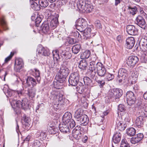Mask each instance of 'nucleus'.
I'll return each instance as SVG.
<instances>
[{"label": "nucleus", "mask_w": 147, "mask_h": 147, "mask_svg": "<svg viewBox=\"0 0 147 147\" xmlns=\"http://www.w3.org/2000/svg\"><path fill=\"white\" fill-rule=\"evenodd\" d=\"M12 100L11 99L10 101H11ZM11 105L16 113H20L21 107L24 110L26 111L30 109L31 107L28 100L26 98L23 99L21 101L20 100L16 101L14 100L12 102H11Z\"/></svg>", "instance_id": "obj_1"}, {"label": "nucleus", "mask_w": 147, "mask_h": 147, "mask_svg": "<svg viewBox=\"0 0 147 147\" xmlns=\"http://www.w3.org/2000/svg\"><path fill=\"white\" fill-rule=\"evenodd\" d=\"M52 98L54 100L53 102V107L55 111L61 109L65 104L66 100L63 95L58 92H53Z\"/></svg>", "instance_id": "obj_2"}, {"label": "nucleus", "mask_w": 147, "mask_h": 147, "mask_svg": "<svg viewBox=\"0 0 147 147\" xmlns=\"http://www.w3.org/2000/svg\"><path fill=\"white\" fill-rule=\"evenodd\" d=\"M77 5L78 9L84 13H90L93 9V6L88 0H80Z\"/></svg>", "instance_id": "obj_3"}, {"label": "nucleus", "mask_w": 147, "mask_h": 147, "mask_svg": "<svg viewBox=\"0 0 147 147\" xmlns=\"http://www.w3.org/2000/svg\"><path fill=\"white\" fill-rule=\"evenodd\" d=\"M72 115L69 112H66L65 113L62 117V121L63 123L69 125L70 128H73L75 125L76 123L74 120L71 119Z\"/></svg>", "instance_id": "obj_4"}, {"label": "nucleus", "mask_w": 147, "mask_h": 147, "mask_svg": "<svg viewBox=\"0 0 147 147\" xmlns=\"http://www.w3.org/2000/svg\"><path fill=\"white\" fill-rule=\"evenodd\" d=\"M123 94L122 90L119 88L113 89L110 90L109 92L108 96L116 101Z\"/></svg>", "instance_id": "obj_5"}, {"label": "nucleus", "mask_w": 147, "mask_h": 147, "mask_svg": "<svg viewBox=\"0 0 147 147\" xmlns=\"http://www.w3.org/2000/svg\"><path fill=\"white\" fill-rule=\"evenodd\" d=\"M80 75L79 72L78 71L72 73L68 80V82L70 85L73 86H76L80 82L79 81Z\"/></svg>", "instance_id": "obj_6"}, {"label": "nucleus", "mask_w": 147, "mask_h": 147, "mask_svg": "<svg viewBox=\"0 0 147 147\" xmlns=\"http://www.w3.org/2000/svg\"><path fill=\"white\" fill-rule=\"evenodd\" d=\"M98 75L101 77H104L106 74V69L103 65L101 63L98 62L96 64L95 71Z\"/></svg>", "instance_id": "obj_7"}, {"label": "nucleus", "mask_w": 147, "mask_h": 147, "mask_svg": "<svg viewBox=\"0 0 147 147\" xmlns=\"http://www.w3.org/2000/svg\"><path fill=\"white\" fill-rule=\"evenodd\" d=\"M37 51L38 52L37 55L41 57L43 56H48L50 54L49 49L44 48L41 45H40L38 47Z\"/></svg>", "instance_id": "obj_8"}, {"label": "nucleus", "mask_w": 147, "mask_h": 147, "mask_svg": "<svg viewBox=\"0 0 147 147\" xmlns=\"http://www.w3.org/2000/svg\"><path fill=\"white\" fill-rule=\"evenodd\" d=\"M126 97L128 105L130 106L135 103L136 98L133 92L131 91H128L126 93Z\"/></svg>", "instance_id": "obj_9"}, {"label": "nucleus", "mask_w": 147, "mask_h": 147, "mask_svg": "<svg viewBox=\"0 0 147 147\" xmlns=\"http://www.w3.org/2000/svg\"><path fill=\"white\" fill-rule=\"evenodd\" d=\"M91 28L90 27H87L84 30L82 33V34L83 35L84 39L85 40H87L90 38L95 35V33H91Z\"/></svg>", "instance_id": "obj_10"}, {"label": "nucleus", "mask_w": 147, "mask_h": 147, "mask_svg": "<svg viewBox=\"0 0 147 147\" xmlns=\"http://www.w3.org/2000/svg\"><path fill=\"white\" fill-rule=\"evenodd\" d=\"M81 128L80 126H77L73 129L72 132V136L74 138L77 140L81 138L82 134L80 132Z\"/></svg>", "instance_id": "obj_11"}, {"label": "nucleus", "mask_w": 147, "mask_h": 147, "mask_svg": "<svg viewBox=\"0 0 147 147\" xmlns=\"http://www.w3.org/2000/svg\"><path fill=\"white\" fill-rule=\"evenodd\" d=\"M135 22L141 28H145L146 24L144 18L142 16L140 15L138 16L136 19Z\"/></svg>", "instance_id": "obj_12"}, {"label": "nucleus", "mask_w": 147, "mask_h": 147, "mask_svg": "<svg viewBox=\"0 0 147 147\" xmlns=\"http://www.w3.org/2000/svg\"><path fill=\"white\" fill-rule=\"evenodd\" d=\"M116 124L117 129L120 131L124 130L127 127L126 123L122 121L121 119L119 117L117 118Z\"/></svg>", "instance_id": "obj_13"}, {"label": "nucleus", "mask_w": 147, "mask_h": 147, "mask_svg": "<svg viewBox=\"0 0 147 147\" xmlns=\"http://www.w3.org/2000/svg\"><path fill=\"white\" fill-rule=\"evenodd\" d=\"M139 59L135 56H131L129 57L127 60V63L129 67L134 66L138 62Z\"/></svg>", "instance_id": "obj_14"}, {"label": "nucleus", "mask_w": 147, "mask_h": 147, "mask_svg": "<svg viewBox=\"0 0 147 147\" xmlns=\"http://www.w3.org/2000/svg\"><path fill=\"white\" fill-rule=\"evenodd\" d=\"M24 63L22 59L21 58L17 59L15 63L14 69L17 72H19L20 70L23 66Z\"/></svg>", "instance_id": "obj_15"}, {"label": "nucleus", "mask_w": 147, "mask_h": 147, "mask_svg": "<svg viewBox=\"0 0 147 147\" xmlns=\"http://www.w3.org/2000/svg\"><path fill=\"white\" fill-rule=\"evenodd\" d=\"M59 53L63 58L65 59H70L72 56L70 51L64 49H60Z\"/></svg>", "instance_id": "obj_16"}, {"label": "nucleus", "mask_w": 147, "mask_h": 147, "mask_svg": "<svg viewBox=\"0 0 147 147\" xmlns=\"http://www.w3.org/2000/svg\"><path fill=\"white\" fill-rule=\"evenodd\" d=\"M126 30L127 33L131 35H136L138 33V30L132 25L127 26Z\"/></svg>", "instance_id": "obj_17"}, {"label": "nucleus", "mask_w": 147, "mask_h": 147, "mask_svg": "<svg viewBox=\"0 0 147 147\" xmlns=\"http://www.w3.org/2000/svg\"><path fill=\"white\" fill-rule=\"evenodd\" d=\"M69 124L63 123L60 124L59 125V128L61 131L64 134L67 133L69 134L70 133V129Z\"/></svg>", "instance_id": "obj_18"}, {"label": "nucleus", "mask_w": 147, "mask_h": 147, "mask_svg": "<svg viewBox=\"0 0 147 147\" xmlns=\"http://www.w3.org/2000/svg\"><path fill=\"white\" fill-rule=\"evenodd\" d=\"M140 49L144 52L147 51V39L142 38L139 42Z\"/></svg>", "instance_id": "obj_19"}, {"label": "nucleus", "mask_w": 147, "mask_h": 147, "mask_svg": "<svg viewBox=\"0 0 147 147\" xmlns=\"http://www.w3.org/2000/svg\"><path fill=\"white\" fill-rule=\"evenodd\" d=\"M69 73L68 69L64 65H62L60 68V69L58 73L62 75L64 77H66L67 76Z\"/></svg>", "instance_id": "obj_20"}, {"label": "nucleus", "mask_w": 147, "mask_h": 147, "mask_svg": "<svg viewBox=\"0 0 147 147\" xmlns=\"http://www.w3.org/2000/svg\"><path fill=\"white\" fill-rule=\"evenodd\" d=\"M126 47L128 49H131L134 46L135 44V40L133 37L128 38L126 40Z\"/></svg>", "instance_id": "obj_21"}, {"label": "nucleus", "mask_w": 147, "mask_h": 147, "mask_svg": "<svg viewBox=\"0 0 147 147\" xmlns=\"http://www.w3.org/2000/svg\"><path fill=\"white\" fill-rule=\"evenodd\" d=\"M127 75L128 72L126 69L123 68L119 69L118 71V76L119 78H122L123 79H125L126 77H127Z\"/></svg>", "instance_id": "obj_22"}, {"label": "nucleus", "mask_w": 147, "mask_h": 147, "mask_svg": "<svg viewBox=\"0 0 147 147\" xmlns=\"http://www.w3.org/2000/svg\"><path fill=\"white\" fill-rule=\"evenodd\" d=\"M3 91L7 97L12 96L15 93V91L9 89L7 86L4 87L3 88Z\"/></svg>", "instance_id": "obj_23"}, {"label": "nucleus", "mask_w": 147, "mask_h": 147, "mask_svg": "<svg viewBox=\"0 0 147 147\" xmlns=\"http://www.w3.org/2000/svg\"><path fill=\"white\" fill-rule=\"evenodd\" d=\"M144 121V118L142 116H139L136 118L135 124L138 127L140 128L143 126Z\"/></svg>", "instance_id": "obj_24"}, {"label": "nucleus", "mask_w": 147, "mask_h": 147, "mask_svg": "<svg viewBox=\"0 0 147 147\" xmlns=\"http://www.w3.org/2000/svg\"><path fill=\"white\" fill-rule=\"evenodd\" d=\"M41 29L42 32L45 34L48 33L49 30V26L47 22H45L43 23L41 26Z\"/></svg>", "instance_id": "obj_25"}, {"label": "nucleus", "mask_w": 147, "mask_h": 147, "mask_svg": "<svg viewBox=\"0 0 147 147\" xmlns=\"http://www.w3.org/2000/svg\"><path fill=\"white\" fill-rule=\"evenodd\" d=\"M121 135L120 132H116L112 138L113 141L114 143L117 144L120 142L121 140Z\"/></svg>", "instance_id": "obj_26"}, {"label": "nucleus", "mask_w": 147, "mask_h": 147, "mask_svg": "<svg viewBox=\"0 0 147 147\" xmlns=\"http://www.w3.org/2000/svg\"><path fill=\"white\" fill-rule=\"evenodd\" d=\"M79 121L81 123V125L85 126L88 123L89 119L86 115L84 114L81 117Z\"/></svg>", "instance_id": "obj_27"}, {"label": "nucleus", "mask_w": 147, "mask_h": 147, "mask_svg": "<svg viewBox=\"0 0 147 147\" xmlns=\"http://www.w3.org/2000/svg\"><path fill=\"white\" fill-rule=\"evenodd\" d=\"M55 79L57 82H59L60 84H62L65 81L66 77H64L57 73L55 76Z\"/></svg>", "instance_id": "obj_28"}, {"label": "nucleus", "mask_w": 147, "mask_h": 147, "mask_svg": "<svg viewBox=\"0 0 147 147\" xmlns=\"http://www.w3.org/2000/svg\"><path fill=\"white\" fill-rule=\"evenodd\" d=\"M26 82L28 86L32 85L33 86H35L36 83L35 80L31 77H28L26 80Z\"/></svg>", "instance_id": "obj_29"}, {"label": "nucleus", "mask_w": 147, "mask_h": 147, "mask_svg": "<svg viewBox=\"0 0 147 147\" xmlns=\"http://www.w3.org/2000/svg\"><path fill=\"white\" fill-rule=\"evenodd\" d=\"M88 66V63L86 61L82 60L80 61L79 63L78 67L82 70H84L86 69Z\"/></svg>", "instance_id": "obj_30"}, {"label": "nucleus", "mask_w": 147, "mask_h": 147, "mask_svg": "<svg viewBox=\"0 0 147 147\" xmlns=\"http://www.w3.org/2000/svg\"><path fill=\"white\" fill-rule=\"evenodd\" d=\"M58 24V18L55 17L50 22V26L52 29H54L57 26Z\"/></svg>", "instance_id": "obj_31"}, {"label": "nucleus", "mask_w": 147, "mask_h": 147, "mask_svg": "<svg viewBox=\"0 0 147 147\" xmlns=\"http://www.w3.org/2000/svg\"><path fill=\"white\" fill-rule=\"evenodd\" d=\"M85 87L83 84L80 82H79L78 86L76 87V91L80 94L82 93L85 89Z\"/></svg>", "instance_id": "obj_32"}, {"label": "nucleus", "mask_w": 147, "mask_h": 147, "mask_svg": "<svg viewBox=\"0 0 147 147\" xmlns=\"http://www.w3.org/2000/svg\"><path fill=\"white\" fill-rule=\"evenodd\" d=\"M30 3L31 7L34 10L38 11L40 9V5H39L36 2H35L33 0H30Z\"/></svg>", "instance_id": "obj_33"}, {"label": "nucleus", "mask_w": 147, "mask_h": 147, "mask_svg": "<svg viewBox=\"0 0 147 147\" xmlns=\"http://www.w3.org/2000/svg\"><path fill=\"white\" fill-rule=\"evenodd\" d=\"M59 50H53L52 51L53 58L54 60L58 61L60 58V56L59 54Z\"/></svg>", "instance_id": "obj_34"}, {"label": "nucleus", "mask_w": 147, "mask_h": 147, "mask_svg": "<svg viewBox=\"0 0 147 147\" xmlns=\"http://www.w3.org/2000/svg\"><path fill=\"white\" fill-rule=\"evenodd\" d=\"M35 136L36 137H40L41 140H45L47 136L46 133L45 132H41L40 133L38 132L35 134Z\"/></svg>", "instance_id": "obj_35"}, {"label": "nucleus", "mask_w": 147, "mask_h": 147, "mask_svg": "<svg viewBox=\"0 0 147 147\" xmlns=\"http://www.w3.org/2000/svg\"><path fill=\"white\" fill-rule=\"evenodd\" d=\"M76 24H78V25H81L83 27H86V24L85 20L82 18H80L76 20Z\"/></svg>", "instance_id": "obj_36"}, {"label": "nucleus", "mask_w": 147, "mask_h": 147, "mask_svg": "<svg viewBox=\"0 0 147 147\" xmlns=\"http://www.w3.org/2000/svg\"><path fill=\"white\" fill-rule=\"evenodd\" d=\"M0 24L4 30H6L7 29V24L3 17L0 18Z\"/></svg>", "instance_id": "obj_37"}, {"label": "nucleus", "mask_w": 147, "mask_h": 147, "mask_svg": "<svg viewBox=\"0 0 147 147\" xmlns=\"http://www.w3.org/2000/svg\"><path fill=\"white\" fill-rule=\"evenodd\" d=\"M90 54V51L89 50H86L80 56L81 58L84 59H88L89 57Z\"/></svg>", "instance_id": "obj_38"}, {"label": "nucleus", "mask_w": 147, "mask_h": 147, "mask_svg": "<svg viewBox=\"0 0 147 147\" xmlns=\"http://www.w3.org/2000/svg\"><path fill=\"white\" fill-rule=\"evenodd\" d=\"M84 115L82 112H81L80 110H78L76 111L74 114V117L77 119L78 121H79L81 117Z\"/></svg>", "instance_id": "obj_39"}, {"label": "nucleus", "mask_w": 147, "mask_h": 147, "mask_svg": "<svg viewBox=\"0 0 147 147\" xmlns=\"http://www.w3.org/2000/svg\"><path fill=\"white\" fill-rule=\"evenodd\" d=\"M128 9L129 13L132 15H134L137 12V8L136 7H129Z\"/></svg>", "instance_id": "obj_40"}, {"label": "nucleus", "mask_w": 147, "mask_h": 147, "mask_svg": "<svg viewBox=\"0 0 147 147\" xmlns=\"http://www.w3.org/2000/svg\"><path fill=\"white\" fill-rule=\"evenodd\" d=\"M136 133V130L133 127L129 128L127 130V135L129 136H134Z\"/></svg>", "instance_id": "obj_41"}, {"label": "nucleus", "mask_w": 147, "mask_h": 147, "mask_svg": "<svg viewBox=\"0 0 147 147\" xmlns=\"http://www.w3.org/2000/svg\"><path fill=\"white\" fill-rule=\"evenodd\" d=\"M80 48L81 46L80 45H76L72 48V51L74 53L77 54L80 51Z\"/></svg>", "instance_id": "obj_42"}, {"label": "nucleus", "mask_w": 147, "mask_h": 147, "mask_svg": "<svg viewBox=\"0 0 147 147\" xmlns=\"http://www.w3.org/2000/svg\"><path fill=\"white\" fill-rule=\"evenodd\" d=\"M35 73L33 76L36 78L37 82L39 83L41 78L40 76V72L37 69H34Z\"/></svg>", "instance_id": "obj_43"}, {"label": "nucleus", "mask_w": 147, "mask_h": 147, "mask_svg": "<svg viewBox=\"0 0 147 147\" xmlns=\"http://www.w3.org/2000/svg\"><path fill=\"white\" fill-rule=\"evenodd\" d=\"M38 3L42 7H46L49 4L47 0H39Z\"/></svg>", "instance_id": "obj_44"}, {"label": "nucleus", "mask_w": 147, "mask_h": 147, "mask_svg": "<svg viewBox=\"0 0 147 147\" xmlns=\"http://www.w3.org/2000/svg\"><path fill=\"white\" fill-rule=\"evenodd\" d=\"M114 78V76L113 74L107 73L105 74V79L108 81H111Z\"/></svg>", "instance_id": "obj_45"}, {"label": "nucleus", "mask_w": 147, "mask_h": 147, "mask_svg": "<svg viewBox=\"0 0 147 147\" xmlns=\"http://www.w3.org/2000/svg\"><path fill=\"white\" fill-rule=\"evenodd\" d=\"M83 81L85 84L88 86L90 85L92 82L91 80L87 76L84 78Z\"/></svg>", "instance_id": "obj_46"}, {"label": "nucleus", "mask_w": 147, "mask_h": 147, "mask_svg": "<svg viewBox=\"0 0 147 147\" xmlns=\"http://www.w3.org/2000/svg\"><path fill=\"white\" fill-rule=\"evenodd\" d=\"M22 119L26 126H28L30 124V120L29 117L24 115Z\"/></svg>", "instance_id": "obj_47"}, {"label": "nucleus", "mask_w": 147, "mask_h": 147, "mask_svg": "<svg viewBox=\"0 0 147 147\" xmlns=\"http://www.w3.org/2000/svg\"><path fill=\"white\" fill-rule=\"evenodd\" d=\"M96 63L94 61H92L90 63L89 69L90 70L95 71Z\"/></svg>", "instance_id": "obj_48"}, {"label": "nucleus", "mask_w": 147, "mask_h": 147, "mask_svg": "<svg viewBox=\"0 0 147 147\" xmlns=\"http://www.w3.org/2000/svg\"><path fill=\"white\" fill-rule=\"evenodd\" d=\"M68 0H59L57 1L58 6L60 7L65 5L68 2Z\"/></svg>", "instance_id": "obj_49"}, {"label": "nucleus", "mask_w": 147, "mask_h": 147, "mask_svg": "<svg viewBox=\"0 0 147 147\" xmlns=\"http://www.w3.org/2000/svg\"><path fill=\"white\" fill-rule=\"evenodd\" d=\"M75 27L76 29L80 32L81 33L86 28V27H83L81 25L79 26L78 24H76L75 25Z\"/></svg>", "instance_id": "obj_50"}, {"label": "nucleus", "mask_w": 147, "mask_h": 147, "mask_svg": "<svg viewBox=\"0 0 147 147\" xmlns=\"http://www.w3.org/2000/svg\"><path fill=\"white\" fill-rule=\"evenodd\" d=\"M120 147H130L126 140L123 139L122 140Z\"/></svg>", "instance_id": "obj_51"}, {"label": "nucleus", "mask_w": 147, "mask_h": 147, "mask_svg": "<svg viewBox=\"0 0 147 147\" xmlns=\"http://www.w3.org/2000/svg\"><path fill=\"white\" fill-rule=\"evenodd\" d=\"M15 93L18 94L19 97H20L24 95V90L23 88L20 90L15 91Z\"/></svg>", "instance_id": "obj_52"}, {"label": "nucleus", "mask_w": 147, "mask_h": 147, "mask_svg": "<svg viewBox=\"0 0 147 147\" xmlns=\"http://www.w3.org/2000/svg\"><path fill=\"white\" fill-rule=\"evenodd\" d=\"M28 94L30 98H32L34 97L35 95V92L32 90H29Z\"/></svg>", "instance_id": "obj_53"}, {"label": "nucleus", "mask_w": 147, "mask_h": 147, "mask_svg": "<svg viewBox=\"0 0 147 147\" xmlns=\"http://www.w3.org/2000/svg\"><path fill=\"white\" fill-rule=\"evenodd\" d=\"M95 24L96 28L98 29H100L102 28L101 25L100 21L96 20L95 22Z\"/></svg>", "instance_id": "obj_54"}, {"label": "nucleus", "mask_w": 147, "mask_h": 147, "mask_svg": "<svg viewBox=\"0 0 147 147\" xmlns=\"http://www.w3.org/2000/svg\"><path fill=\"white\" fill-rule=\"evenodd\" d=\"M42 20V18L40 16H37L35 20V23L36 26H38L39 24L40 23Z\"/></svg>", "instance_id": "obj_55"}, {"label": "nucleus", "mask_w": 147, "mask_h": 147, "mask_svg": "<svg viewBox=\"0 0 147 147\" xmlns=\"http://www.w3.org/2000/svg\"><path fill=\"white\" fill-rule=\"evenodd\" d=\"M40 145V142L39 141L36 140H35L32 144V147H39Z\"/></svg>", "instance_id": "obj_56"}, {"label": "nucleus", "mask_w": 147, "mask_h": 147, "mask_svg": "<svg viewBox=\"0 0 147 147\" xmlns=\"http://www.w3.org/2000/svg\"><path fill=\"white\" fill-rule=\"evenodd\" d=\"M118 111L119 112H123L125 110L124 105L120 104L119 105L118 108Z\"/></svg>", "instance_id": "obj_57"}, {"label": "nucleus", "mask_w": 147, "mask_h": 147, "mask_svg": "<svg viewBox=\"0 0 147 147\" xmlns=\"http://www.w3.org/2000/svg\"><path fill=\"white\" fill-rule=\"evenodd\" d=\"M59 82H55L54 83V86L55 88L57 89H60L62 87L61 84H59Z\"/></svg>", "instance_id": "obj_58"}, {"label": "nucleus", "mask_w": 147, "mask_h": 147, "mask_svg": "<svg viewBox=\"0 0 147 147\" xmlns=\"http://www.w3.org/2000/svg\"><path fill=\"white\" fill-rule=\"evenodd\" d=\"M131 143L133 144H135L138 142L140 141L137 138L135 137L132 138L130 140Z\"/></svg>", "instance_id": "obj_59"}, {"label": "nucleus", "mask_w": 147, "mask_h": 147, "mask_svg": "<svg viewBox=\"0 0 147 147\" xmlns=\"http://www.w3.org/2000/svg\"><path fill=\"white\" fill-rule=\"evenodd\" d=\"M67 41L69 44L73 45L75 43L76 41L75 39L73 38H69L67 39Z\"/></svg>", "instance_id": "obj_60"}, {"label": "nucleus", "mask_w": 147, "mask_h": 147, "mask_svg": "<svg viewBox=\"0 0 147 147\" xmlns=\"http://www.w3.org/2000/svg\"><path fill=\"white\" fill-rule=\"evenodd\" d=\"M14 55V53L11 52L9 56L7 57L5 59V63H7L10 61L11 59L12 56Z\"/></svg>", "instance_id": "obj_61"}, {"label": "nucleus", "mask_w": 147, "mask_h": 147, "mask_svg": "<svg viewBox=\"0 0 147 147\" xmlns=\"http://www.w3.org/2000/svg\"><path fill=\"white\" fill-rule=\"evenodd\" d=\"M96 82L100 88L102 87L105 84V82L104 80H98Z\"/></svg>", "instance_id": "obj_62"}, {"label": "nucleus", "mask_w": 147, "mask_h": 147, "mask_svg": "<svg viewBox=\"0 0 147 147\" xmlns=\"http://www.w3.org/2000/svg\"><path fill=\"white\" fill-rule=\"evenodd\" d=\"M43 106L42 104H40L38 105L37 106L36 108V111L38 113V111L41 110L43 109Z\"/></svg>", "instance_id": "obj_63"}, {"label": "nucleus", "mask_w": 147, "mask_h": 147, "mask_svg": "<svg viewBox=\"0 0 147 147\" xmlns=\"http://www.w3.org/2000/svg\"><path fill=\"white\" fill-rule=\"evenodd\" d=\"M74 36L76 38H81V35L77 31L74 32L73 34Z\"/></svg>", "instance_id": "obj_64"}]
</instances>
